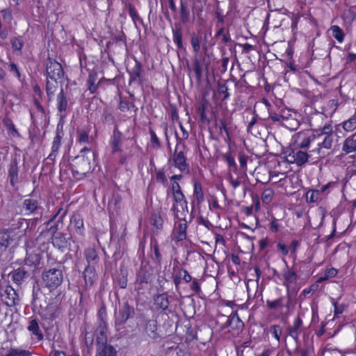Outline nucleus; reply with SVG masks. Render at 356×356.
I'll list each match as a JSON object with an SVG mask.
<instances>
[{
	"instance_id": "obj_30",
	"label": "nucleus",
	"mask_w": 356,
	"mask_h": 356,
	"mask_svg": "<svg viewBox=\"0 0 356 356\" xmlns=\"http://www.w3.org/2000/svg\"><path fill=\"white\" fill-rule=\"evenodd\" d=\"M99 326L97 329V333H96V342L98 341V340L102 337L105 341H107V335H106V331H107V327H106V323L105 320H99Z\"/></svg>"
},
{
	"instance_id": "obj_4",
	"label": "nucleus",
	"mask_w": 356,
	"mask_h": 356,
	"mask_svg": "<svg viewBox=\"0 0 356 356\" xmlns=\"http://www.w3.org/2000/svg\"><path fill=\"white\" fill-rule=\"evenodd\" d=\"M25 245L26 255L24 259V264L33 267V271H35L40 264L42 252L38 247L31 246L29 242H26Z\"/></svg>"
},
{
	"instance_id": "obj_62",
	"label": "nucleus",
	"mask_w": 356,
	"mask_h": 356,
	"mask_svg": "<svg viewBox=\"0 0 356 356\" xmlns=\"http://www.w3.org/2000/svg\"><path fill=\"white\" fill-rule=\"evenodd\" d=\"M284 277L286 281L291 283L296 280V274L294 271L288 270L286 272L284 273Z\"/></svg>"
},
{
	"instance_id": "obj_27",
	"label": "nucleus",
	"mask_w": 356,
	"mask_h": 356,
	"mask_svg": "<svg viewBox=\"0 0 356 356\" xmlns=\"http://www.w3.org/2000/svg\"><path fill=\"white\" fill-rule=\"evenodd\" d=\"M318 140L317 148L318 153H320L321 148L330 149L333 143V134H326L321 139H316Z\"/></svg>"
},
{
	"instance_id": "obj_48",
	"label": "nucleus",
	"mask_w": 356,
	"mask_h": 356,
	"mask_svg": "<svg viewBox=\"0 0 356 356\" xmlns=\"http://www.w3.org/2000/svg\"><path fill=\"white\" fill-rule=\"evenodd\" d=\"M151 223L157 229H161L163 227V219L159 214L154 213L151 216Z\"/></svg>"
},
{
	"instance_id": "obj_9",
	"label": "nucleus",
	"mask_w": 356,
	"mask_h": 356,
	"mask_svg": "<svg viewBox=\"0 0 356 356\" xmlns=\"http://www.w3.org/2000/svg\"><path fill=\"white\" fill-rule=\"evenodd\" d=\"M135 314L134 309L131 307L127 302L119 309L118 314H115V325H122L125 323L129 318H132Z\"/></svg>"
},
{
	"instance_id": "obj_29",
	"label": "nucleus",
	"mask_w": 356,
	"mask_h": 356,
	"mask_svg": "<svg viewBox=\"0 0 356 356\" xmlns=\"http://www.w3.org/2000/svg\"><path fill=\"white\" fill-rule=\"evenodd\" d=\"M97 81V72L92 71L89 73L88 78L87 80V86L88 89L90 90L91 93H95L98 87V84L99 83V81H98L97 83L96 84V81Z\"/></svg>"
},
{
	"instance_id": "obj_50",
	"label": "nucleus",
	"mask_w": 356,
	"mask_h": 356,
	"mask_svg": "<svg viewBox=\"0 0 356 356\" xmlns=\"http://www.w3.org/2000/svg\"><path fill=\"white\" fill-rule=\"evenodd\" d=\"M218 92L220 95H222V100L227 99L229 97L228 88L225 83H218Z\"/></svg>"
},
{
	"instance_id": "obj_12",
	"label": "nucleus",
	"mask_w": 356,
	"mask_h": 356,
	"mask_svg": "<svg viewBox=\"0 0 356 356\" xmlns=\"http://www.w3.org/2000/svg\"><path fill=\"white\" fill-rule=\"evenodd\" d=\"M17 237V233H11L6 229L0 231V248L6 250Z\"/></svg>"
},
{
	"instance_id": "obj_21",
	"label": "nucleus",
	"mask_w": 356,
	"mask_h": 356,
	"mask_svg": "<svg viewBox=\"0 0 356 356\" xmlns=\"http://www.w3.org/2000/svg\"><path fill=\"white\" fill-rule=\"evenodd\" d=\"M13 282L17 284H20L24 280L29 277L30 274L26 270L24 267H20L10 273Z\"/></svg>"
},
{
	"instance_id": "obj_17",
	"label": "nucleus",
	"mask_w": 356,
	"mask_h": 356,
	"mask_svg": "<svg viewBox=\"0 0 356 356\" xmlns=\"http://www.w3.org/2000/svg\"><path fill=\"white\" fill-rule=\"evenodd\" d=\"M122 133L119 131L118 125H115L113 136L111 139V145L113 149V152H118L121 151V140H122Z\"/></svg>"
},
{
	"instance_id": "obj_55",
	"label": "nucleus",
	"mask_w": 356,
	"mask_h": 356,
	"mask_svg": "<svg viewBox=\"0 0 356 356\" xmlns=\"http://www.w3.org/2000/svg\"><path fill=\"white\" fill-rule=\"evenodd\" d=\"M193 69L195 73L196 79L197 81H200L202 76V66L199 60L195 59L193 61Z\"/></svg>"
},
{
	"instance_id": "obj_57",
	"label": "nucleus",
	"mask_w": 356,
	"mask_h": 356,
	"mask_svg": "<svg viewBox=\"0 0 356 356\" xmlns=\"http://www.w3.org/2000/svg\"><path fill=\"white\" fill-rule=\"evenodd\" d=\"M286 161L289 163H296V152L294 149H290L284 152Z\"/></svg>"
},
{
	"instance_id": "obj_1",
	"label": "nucleus",
	"mask_w": 356,
	"mask_h": 356,
	"mask_svg": "<svg viewBox=\"0 0 356 356\" xmlns=\"http://www.w3.org/2000/svg\"><path fill=\"white\" fill-rule=\"evenodd\" d=\"M95 153L91 152L90 149L85 147L81 151L80 154L72 159L71 168L74 177L76 175L82 177L86 175L91 169L90 160L95 159Z\"/></svg>"
},
{
	"instance_id": "obj_53",
	"label": "nucleus",
	"mask_w": 356,
	"mask_h": 356,
	"mask_svg": "<svg viewBox=\"0 0 356 356\" xmlns=\"http://www.w3.org/2000/svg\"><path fill=\"white\" fill-rule=\"evenodd\" d=\"M174 271H175V274L173 275V282L175 285L176 289L178 290L179 288V284L182 280L181 268H173Z\"/></svg>"
},
{
	"instance_id": "obj_6",
	"label": "nucleus",
	"mask_w": 356,
	"mask_h": 356,
	"mask_svg": "<svg viewBox=\"0 0 356 356\" xmlns=\"http://www.w3.org/2000/svg\"><path fill=\"white\" fill-rule=\"evenodd\" d=\"M47 79L58 80L64 75L62 65L57 61L49 59L46 64Z\"/></svg>"
},
{
	"instance_id": "obj_52",
	"label": "nucleus",
	"mask_w": 356,
	"mask_h": 356,
	"mask_svg": "<svg viewBox=\"0 0 356 356\" xmlns=\"http://www.w3.org/2000/svg\"><path fill=\"white\" fill-rule=\"evenodd\" d=\"M270 332L277 339V343H279L280 341V336L282 332V327L278 325H273L270 327Z\"/></svg>"
},
{
	"instance_id": "obj_47",
	"label": "nucleus",
	"mask_w": 356,
	"mask_h": 356,
	"mask_svg": "<svg viewBox=\"0 0 356 356\" xmlns=\"http://www.w3.org/2000/svg\"><path fill=\"white\" fill-rule=\"evenodd\" d=\"M173 197H174V200L175 201L177 202V203H179V202H183L181 204V206L182 205H184L185 207V209L186 210V212H188V202L186 201V200L185 199V196L183 194L181 190H178V192H175L173 194Z\"/></svg>"
},
{
	"instance_id": "obj_3",
	"label": "nucleus",
	"mask_w": 356,
	"mask_h": 356,
	"mask_svg": "<svg viewBox=\"0 0 356 356\" xmlns=\"http://www.w3.org/2000/svg\"><path fill=\"white\" fill-rule=\"evenodd\" d=\"M67 214V211L63 208H60L58 211L45 222L46 229L44 232H49L51 236L58 234V230L61 229L63 227V218ZM44 231L42 232L43 233Z\"/></svg>"
},
{
	"instance_id": "obj_11",
	"label": "nucleus",
	"mask_w": 356,
	"mask_h": 356,
	"mask_svg": "<svg viewBox=\"0 0 356 356\" xmlns=\"http://www.w3.org/2000/svg\"><path fill=\"white\" fill-rule=\"evenodd\" d=\"M129 74L130 77L129 84L131 83H137L139 85L143 84L145 72L139 61L136 60L135 66L129 72Z\"/></svg>"
},
{
	"instance_id": "obj_10",
	"label": "nucleus",
	"mask_w": 356,
	"mask_h": 356,
	"mask_svg": "<svg viewBox=\"0 0 356 356\" xmlns=\"http://www.w3.org/2000/svg\"><path fill=\"white\" fill-rule=\"evenodd\" d=\"M96 346L95 356H118L115 348L102 337L96 342Z\"/></svg>"
},
{
	"instance_id": "obj_33",
	"label": "nucleus",
	"mask_w": 356,
	"mask_h": 356,
	"mask_svg": "<svg viewBox=\"0 0 356 356\" xmlns=\"http://www.w3.org/2000/svg\"><path fill=\"white\" fill-rule=\"evenodd\" d=\"M296 152V164L298 166H302L305 164L309 159V155L307 152L301 150H295Z\"/></svg>"
},
{
	"instance_id": "obj_54",
	"label": "nucleus",
	"mask_w": 356,
	"mask_h": 356,
	"mask_svg": "<svg viewBox=\"0 0 356 356\" xmlns=\"http://www.w3.org/2000/svg\"><path fill=\"white\" fill-rule=\"evenodd\" d=\"M274 191L271 188H266L264 191L261 195V200L264 203H269L271 202Z\"/></svg>"
},
{
	"instance_id": "obj_46",
	"label": "nucleus",
	"mask_w": 356,
	"mask_h": 356,
	"mask_svg": "<svg viewBox=\"0 0 356 356\" xmlns=\"http://www.w3.org/2000/svg\"><path fill=\"white\" fill-rule=\"evenodd\" d=\"M330 30L332 33L333 37L339 42L343 40L344 33L343 30L338 26H332Z\"/></svg>"
},
{
	"instance_id": "obj_58",
	"label": "nucleus",
	"mask_w": 356,
	"mask_h": 356,
	"mask_svg": "<svg viewBox=\"0 0 356 356\" xmlns=\"http://www.w3.org/2000/svg\"><path fill=\"white\" fill-rule=\"evenodd\" d=\"M223 157L225 158V161H227L229 167L231 168H233L234 172L237 171V165L235 162L234 158L230 155V154H224Z\"/></svg>"
},
{
	"instance_id": "obj_19",
	"label": "nucleus",
	"mask_w": 356,
	"mask_h": 356,
	"mask_svg": "<svg viewBox=\"0 0 356 356\" xmlns=\"http://www.w3.org/2000/svg\"><path fill=\"white\" fill-rule=\"evenodd\" d=\"M84 257L88 266H95L99 262L97 251L94 248H88L84 251Z\"/></svg>"
},
{
	"instance_id": "obj_34",
	"label": "nucleus",
	"mask_w": 356,
	"mask_h": 356,
	"mask_svg": "<svg viewBox=\"0 0 356 356\" xmlns=\"http://www.w3.org/2000/svg\"><path fill=\"white\" fill-rule=\"evenodd\" d=\"M194 196L195 197L197 205H200L204 200L202 185L197 181L194 183Z\"/></svg>"
},
{
	"instance_id": "obj_5",
	"label": "nucleus",
	"mask_w": 356,
	"mask_h": 356,
	"mask_svg": "<svg viewBox=\"0 0 356 356\" xmlns=\"http://www.w3.org/2000/svg\"><path fill=\"white\" fill-rule=\"evenodd\" d=\"M51 240L54 247L62 252H65L67 250H70V241L72 240L71 236H68L63 232H59L51 236Z\"/></svg>"
},
{
	"instance_id": "obj_37",
	"label": "nucleus",
	"mask_w": 356,
	"mask_h": 356,
	"mask_svg": "<svg viewBox=\"0 0 356 356\" xmlns=\"http://www.w3.org/2000/svg\"><path fill=\"white\" fill-rule=\"evenodd\" d=\"M3 123L7 129L10 132L12 136L17 137L20 136V134H19L17 129L15 128V126L10 118L5 117L3 120Z\"/></svg>"
},
{
	"instance_id": "obj_14",
	"label": "nucleus",
	"mask_w": 356,
	"mask_h": 356,
	"mask_svg": "<svg viewBox=\"0 0 356 356\" xmlns=\"http://www.w3.org/2000/svg\"><path fill=\"white\" fill-rule=\"evenodd\" d=\"M177 147L173 154V162L175 167L179 169L180 171L184 172L188 170V165L186 163V159L182 151L177 152Z\"/></svg>"
},
{
	"instance_id": "obj_25",
	"label": "nucleus",
	"mask_w": 356,
	"mask_h": 356,
	"mask_svg": "<svg viewBox=\"0 0 356 356\" xmlns=\"http://www.w3.org/2000/svg\"><path fill=\"white\" fill-rule=\"evenodd\" d=\"M67 107V97L64 93L63 89L61 88L59 94L57 96V108L58 111L61 113L60 117L63 118L65 116V114H63V113L66 111Z\"/></svg>"
},
{
	"instance_id": "obj_39",
	"label": "nucleus",
	"mask_w": 356,
	"mask_h": 356,
	"mask_svg": "<svg viewBox=\"0 0 356 356\" xmlns=\"http://www.w3.org/2000/svg\"><path fill=\"white\" fill-rule=\"evenodd\" d=\"M302 324V321L300 317H298L294 322L292 327L289 328V334L294 339H297L298 337V329Z\"/></svg>"
},
{
	"instance_id": "obj_23",
	"label": "nucleus",
	"mask_w": 356,
	"mask_h": 356,
	"mask_svg": "<svg viewBox=\"0 0 356 356\" xmlns=\"http://www.w3.org/2000/svg\"><path fill=\"white\" fill-rule=\"evenodd\" d=\"M342 151L346 154L356 152V132L345 139Z\"/></svg>"
},
{
	"instance_id": "obj_59",
	"label": "nucleus",
	"mask_w": 356,
	"mask_h": 356,
	"mask_svg": "<svg viewBox=\"0 0 356 356\" xmlns=\"http://www.w3.org/2000/svg\"><path fill=\"white\" fill-rule=\"evenodd\" d=\"M5 292L7 293L8 298L10 300V302H6V304L8 305H15V296H16V293L14 291V289L13 288L6 289Z\"/></svg>"
},
{
	"instance_id": "obj_8",
	"label": "nucleus",
	"mask_w": 356,
	"mask_h": 356,
	"mask_svg": "<svg viewBox=\"0 0 356 356\" xmlns=\"http://www.w3.org/2000/svg\"><path fill=\"white\" fill-rule=\"evenodd\" d=\"M22 207L28 215H39L40 216L42 215L43 208L36 199L26 198L24 200Z\"/></svg>"
},
{
	"instance_id": "obj_38",
	"label": "nucleus",
	"mask_w": 356,
	"mask_h": 356,
	"mask_svg": "<svg viewBox=\"0 0 356 356\" xmlns=\"http://www.w3.org/2000/svg\"><path fill=\"white\" fill-rule=\"evenodd\" d=\"M151 248L154 253V257H152L153 260L157 264H161L162 260V256L159 249V245L156 240L151 241Z\"/></svg>"
},
{
	"instance_id": "obj_16",
	"label": "nucleus",
	"mask_w": 356,
	"mask_h": 356,
	"mask_svg": "<svg viewBox=\"0 0 356 356\" xmlns=\"http://www.w3.org/2000/svg\"><path fill=\"white\" fill-rule=\"evenodd\" d=\"M154 302L157 309H161L163 311L168 310L169 312H171V310L168 309L170 302L166 293L156 295L154 297Z\"/></svg>"
},
{
	"instance_id": "obj_36",
	"label": "nucleus",
	"mask_w": 356,
	"mask_h": 356,
	"mask_svg": "<svg viewBox=\"0 0 356 356\" xmlns=\"http://www.w3.org/2000/svg\"><path fill=\"white\" fill-rule=\"evenodd\" d=\"M31 353L29 350L21 348H11L7 350L3 356H31Z\"/></svg>"
},
{
	"instance_id": "obj_24",
	"label": "nucleus",
	"mask_w": 356,
	"mask_h": 356,
	"mask_svg": "<svg viewBox=\"0 0 356 356\" xmlns=\"http://www.w3.org/2000/svg\"><path fill=\"white\" fill-rule=\"evenodd\" d=\"M27 330L35 335L38 341L43 339L44 335L40 329L38 321L36 318L30 320Z\"/></svg>"
},
{
	"instance_id": "obj_20",
	"label": "nucleus",
	"mask_w": 356,
	"mask_h": 356,
	"mask_svg": "<svg viewBox=\"0 0 356 356\" xmlns=\"http://www.w3.org/2000/svg\"><path fill=\"white\" fill-rule=\"evenodd\" d=\"M42 317L46 320H54L58 316V306L54 303L48 304L41 314Z\"/></svg>"
},
{
	"instance_id": "obj_49",
	"label": "nucleus",
	"mask_w": 356,
	"mask_h": 356,
	"mask_svg": "<svg viewBox=\"0 0 356 356\" xmlns=\"http://www.w3.org/2000/svg\"><path fill=\"white\" fill-rule=\"evenodd\" d=\"M306 198L307 201L310 202H316L320 198V191L312 190L309 191L306 194Z\"/></svg>"
},
{
	"instance_id": "obj_18",
	"label": "nucleus",
	"mask_w": 356,
	"mask_h": 356,
	"mask_svg": "<svg viewBox=\"0 0 356 356\" xmlns=\"http://www.w3.org/2000/svg\"><path fill=\"white\" fill-rule=\"evenodd\" d=\"M152 272L146 266H141L137 273L136 282L139 284H147L151 282Z\"/></svg>"
},
{
	"instance_id": "obj_60",
	"label": "nucleus",
	"mask_w": 356,
	"mask_h": 356,
	"mask_svg": "<svg viewBox=\"0 0 356 356\" xmlns=\"http://www.w3.org/2000/svg\"><path fill=\"white\" fill-rule=\"evenodd\" d=\"M326 134H333L332 127L330 124H325L320 134L316 135L317 139H321Z\"/></svg>"
},
{
	"instance_id": "obj_26",
	"label": "nucleus",
	"mask_w": 356,
	"mask_h": 356,
	"mask_svg": "<svg viewBox=\"0 0 356 356\" xmlns=\"http://www.w3.org/2000/svg\"><path fill=\"white\" fill-rule=\"evenodd\" d=\"M83 277L86 285L91 286L93 284L96 278L95 268L94 266L88 265L85 268Z\"/></svg>"
},
{
	"instance_id": "obj_40",
	"label": "nucleus",
	"mask_w": 356,
	"mask_h": 356,
	"mask_svg": "<svg viewBox=\"0 0 356 356\" xmlns=\"http://www.w3.org/2000/svg\"><path fill=\"white\" fill-rule=\"evenodd\" d=\"M186 229H187V220H185L184 223H180L177 229V241H183L186 238Z\"/></svg>"
},
{
	"instance_id": "obj_7",
	"label": "nucleus",
	"mask_w": 356,
	"mask_h": 356,
	"mask_svg": "<svg viewBox=\"0 0 356 356\" xmlns=\"http://www.w3.org/2000/svg\"><path fill=\"white\" fill-rule=\"evenodd\" d=\"M29 225V224L26 219L18 218L17 219H12L9 222V227L6 229L11 233H17V237H21L25 234Z\"/></svg>"
},
{
	"instance_id": "obj_43",
	"label": "nucleus",
	"mask_w": 356,
	"mask_h": 356,
	"mask_svg": "<svg viewBox=\"0 0 356 356\" xmlns=\"http://www.w3.org/2000/svg\"><path fill=\"white\" fill-rule=\"evenodd\" d=\"M190 11L188 8L183 3V0H181L180 3V17L182 23L186 24L189 21Z\"/></svg>"
},
{
	"instance_id": "obj_35",
	"label": "nucleus",
	"mask_w": 356,
	"mask_h": 356,
	"mask_svg": "<svg viewBox=\"0 0 356 356\" xmlns=\"http://www.w3.org/2000/svg\"><path fill=\"white\" fill-rule=\"evenodd\" d=\"M269 119H270L274 122H279L281 124L286 126L287 127V125L285 122H286L289 118L288 116H285L283 114H278L273 112L269 113Z\"/></svg>"
},
{
	"instance_id": "obj_15",
	"label": "nucleus",
	"mask_w": 356,
	"mask_h": 356,
	"mask_svg": "<svg viewBox=\"0 0 356 356\" xmlns=\"http://www.w3.org/2000/svg\"><path fill=\"white\" fill-rule=\"evenodd\" d=\"M18 163L16 159H12L8 167V178L10 179V185L15 187L16 184L18 182Z\"/></svg>"
},
{
	"instance_id": "obj_44",
	"label": "nucleus",
	"mask_w": 356,
	"mask_h": 356,
	"mask_svg": "<svg viewBox=\"0 0 356 356\" xmlns=\"http://www.w3.org/2000/svg\"><path fill=\"white\" fill-rule=\"evenodd\" d=\"M63 137L62 131H60L59 124L57 127L56 135L54 138L51 149L53 152H57L60 146L61 139Z\"/></svg>"
},
{
	"instance_id": "obj_28",
	"label": "nucleus",
	"mask_w": 356,
	"mask_h": 356,
	"mask_svg": "<svg viewBox=\"0 0 356 356\" xmlns=\"http://www.w3.org/2000/svg\"><path fill=\"white\" fill-rule=\"evenodd\" d=\"M70 222L74 225L76 232L81 234H83L84 231V225H83V219L79 214H74L72 216Z\"/></svg>"
},
{
	"instance_id": "obj_63",
	"label": "nucleus",
	"mask_w": 356,
	"mask_h": 356,
	"mask_svg": "<svg viewBox=\"0 0 356 356\" xmlns=\"http://www.w3.org/2000/svg\"><path fill=\"white\" fill-rule=\"evenodd\" d=\"M103 122L108 124H115V118L111 113L104 112L103 114Z\"/></svg>"
},
{
	"instance_id": "obj_2",
	"label": "nucleus",
	"mask_w": 356,
	"mask_h": 356,
	"mask_svg": "<svg viewBox=\"0 0 356 356\" xmlns=\"http://www.w3.org/2000/svg\"><path fill=\"white\" fill-rule=\"evenodd\" d=\"M42 279L46 287L50 290L55 289L63 282V271L58 268H51L42 273Z\"/></svg>"
},
{
	"instance_id": "obj_13",
	"label": "nucleus",
	"mask_w": 356,
	"mask_h": 356,
	"mask_svg": "<svg viewBox=\"0 0 356 356\" xmlns=\"http://www.w3.org/2000/svg\"><path fill=\"white\" fill-rule=\"evenodd\" d=\"M145 331L146 334L153 339L163 337V334L158 331L156 320L150 319L146 321L145 323Z\"/></svg>"
},
{
	"instance_id": "obj_61",
	"label": "nucleus",
	"mask_w": 356,
	"mask_h": 356,
	"mask_svg": "<svg viewBox=\"0 0 356 356\" xmlns=\"http://www.w3.org/2000/svg\"><path fill=\"white\" fill-rule=\"evenodd\" d=\"M266 304L270 309H277L282 306V298H280L274 301L268 300Z\"/></svg>"
},
{
	"instance_id": "obj_32",
	"label": "nucleus",
	"mask_w": 356,
	"mask_h": 356,
	"mask_svg": "<svg viewBox=\"0 0 356 356\" xmlns=\"http://www.w3.org/2000/svg\"><path fill=\"white\" fill-rule=\"evenodd\" d=\"M232 330H235L237 334H238L240 332H241L244 327L243 322L241 320L239 316L237 314L236 312H232Z\"/></svg>"
},
{
	"instance_id": "obj_64",
	"label": "nucleus",
	"mask_w": 356,
	"mask_h": 356,
	"mask_svg": "<svg viewBox=\"0 0 356 356\" xmlns=\"http://www.w3.org/2000/svg\"><path fill=\"white\" fill-rule=\"evenodd\" d=\"M11 44L12 47L14 49L19 51H20L22 49L24 45L23 42L17 38H13V39H11Z\"/></svg>"
},
{
	"instance_id": "obj_31",
	"label": "nucleus",
	"mask_w": 356,
	"mask_h": 356,
	"mask_svg": "<svg viewBox=\"0 0 356 356\" xmlns=\"http://www.w3.org/2000/svg\"><path fill=\"white\" fill-rule=\"evenodd\" d=\"M57 81L58 80H51L49 79H47L46 92L49 97V100L53 97L58 88Z\"/></svg>"
},
{
	"instance_id": "obj_45",
	"label": "nucleus",
	"mask_w": 356,
	"mask_h": 356,
	"mask_svg": "<svg viewBox=\"0 0 356 356\" xmlns=\"http://www.w3.org/2000/svg\"><path fill=\"white\" fill-rule=\"evenodd\" d=\"M343 128L346 131H350L356 128V113L343 123Z\"/></svg>"
},
{
	"instance_id": "obj_51",
	"label": "nucleus",
	"mask_w": 356,
	"mask_h": 356,
	"mask_svg": "<svg viewBox=\"0 0 356 356\" xmlns=\"http://www.w3.org/2000/svg\"><path fill=\"white\" fill-rule=\"evenodd\" d=\"M254 271L256 273V280L255 281L253 280H249L246 284L247 291L250 292V284L252 283L253 285L256 284L257 288L258 287L259 280L260 279L261 271L260 268L257 266L254 267Z\"/></svg>"
},
{
	"instance_id": "obj_56",
	"label": "nucleus",
	"mask_w": 356,
	"mask_h": 356,
	"mask_svg": "<svg viewBox=\"0 0 356 356\" xmlns=\"http://www.w3.org/2000/svg\"><path fill=\"white\" fill-rule=\"evenodd\" d=\"M317 139L316 135L312 134L307 138H305L300 144L301 148H308L312 142Z\"/></svg>"
},
{
	"instance_id": "obj_41",
	"label": "nucleus",
	"mask_w": 356,
	"mask_h": 356,
	"mask_svg": "<svg viewBox=\"0 0 356 356\" xmlns=\"http://www.w3.org/2000/svg\"><path fill=\"white\" fill-rule=\"evenodd\" d=\"M201 37L195 33H192L191 36V43L194 53L198 54L200 51Z\"/></svg>"
},
{
	"instance_id": "obj_22",
	"label": "nucleus",
	"mask_w": 356,
	"mask_h": 356,
	"mask_svg": "<svg viewBox=\"0 0 356 356\" xmlns=\"http://www.w3.org/2000/svg\"><path fill=\"white\" fill-rule=\"evenodd\" d=\"M172 38L173 42L177 44V49L180 50H186L183 44V33L181 27L179 25L175 24V28H172Z\"/></svg>"
},
{
	"instance_id": "obj_42",
	"label": "nucleus",
	"mask_w": 356,
	"mask_h": 356,
	"mask_svg": "<svg viewBox=\"0 0 356 356\" xmlns=\"http://www.w3.org/2000/svg\"><path fill=\"white\" fill-rule=\"evenodd\" d=\"M207 102L203 101L200 106L197 108V113L200 116V120L202 122H207L209 123L210 120L207 117L205 113L206 106H207Z\"/></svg>"
}]
</instances>
